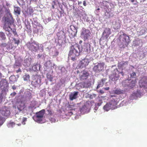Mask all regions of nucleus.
<instances>
[{
  "label": "nucleus",
  "mask_w": 147,
  "mask_h": 147,
  "mask_svg": "<svg viewBox=\"0 0 147 147\" xmlns=\"http://www.w3.org/2000/svg\"><path fill=\"white\" fill-rule=\"evenodd\" d=\"M45 111L44 110H42L36 113V115L34 117V119L35 121L39 122L42 121L45 114Z\"/></svg>",
  "instance_id": "nucleus-5"
},
{
  "label": "nucleus",
  "mask_w": 147,
  "mask_h": 147,
  "mask_svg": "<svg viewBox=\"0 0 147 147\" xmlns=\"http://www.w3.org/2000/svg\"><path fill=\"white\" fill-rule=\"evenodd\" d=\"M69 1L75 2L76 0H68Z\"/></svg>",
  "instance_id": "nucleus-54"
},
{
  "label": "nucleus",
  "mask_w": 147,
  "mask_h": 147,
  "mask_svg": "<svg viewBox=\"0 0 147 147\" xmlns=\"http://www.w3.org/2000/svg\"><path fill=\"white\" fill-rule=\"evenodd\" d=\"M83 4L84 6H86V2L85 1H84L83 2Z\"/></svg>",
  "instance_id": "nucleus-45"
},
{
  "label": "nucleus",
  "mask_w": 147,
  "mask_h": 147,
  "mask_svg": "<svg viewBox=\"0 0 147 147\" xmlns=\"http://www.w3.org/2000/svg\"><path fill=\"white\" fill-rule=\"evenodd\" d=\"M34 11L33 9L30 7H29L27 9V10L25 11L27 16L31 15Z\"/></svg>",
  "instance_id": "nucleus-22"
},
{
  "label": "nucleus",
  "mask_w": 147,
  "mask_h": 147,
  "mask_svg": "<svg viewBox=\"0 0 147 147\" xmlns=\"http://www.w3.org/2000/svg\"><path fill=\"white\" fill-rule=\"evenodd\" d=\"M90 44L89 43H87L85 44L84 49L85 51L88 53H90L91 51Z\"/></svg>",
  "instance_id": "nucleus-17"
},
{
  "label": "nucleus",
  "mask_w": 147,
  "mask_h": 147,
  "mask_svg": "<svg viewBox=\"0 0 147 147\" xmlns=\"http://www.w3.org/2000/svg\"><path fill=\"white\" fill-rule=\"evenodd\" d=\"M131 2H133L135 0H130Z\"/></svg>",
  "instance_id": "nucleus-58"
},
{
  "label": "nucleus",
  "mask_w": 147,
  "mask_h": 147,
  "mask_svg": "<svg viewBox=\"0 0 147 147\" xmlns=\"http://www.w3.org/2000/svg\"><path fill=\"white\" fill-rule=\"evenodd\" d=\"M100 92L101 94H103L104 93V92L103 90H100Z\"/></svg>",
  "instance_id": "nucleus-48"
},
{
  "label": "nucleus",
  "mask_w": 147,
  "mask_h": 147,
  "mask_svg": "<svg viewBox=\"0 0 147 147\" xmlns=\"http://www.w3.org/2000/svg\"><path fill=\"white\" fill-rule=\"evenodd\" d=\"M104 84V83H102L101 82H100V83L98 85V86H97V88H99L100 87L102 86Z\"/></svg>",
  "instance_id": "nucleus-37"
},
{
  "label": "nucleus",
  "mask_w": 147,
  "mask_h": 147,
  "mask_svg": "<svg viewBox=\"0 0 147 147\" xmlns=\"http://www.w3.org/2000/svg\"><path fill=\"white\" fill-rule=\"evenodd\" d=\"M113 27L115 29H117L121 27L120 23L118 21H115V24H114Z\"/></svg>",
  "instance_id": "nucleus-24"
},
{
  "label": "nucleus",
  "mask_w": 147,
  "mask_h": 147,
  "mask_svg": "<svg viewBox=\"0 0 147 147\" xmlns=\"http://www.w3.org/2000/svg\"><path fill=\"white\" fill-rule=\"evenodd\" d=\"M82 3V1H80L78 2V4H81Z\"/></svg>",
  "instance_id": "nucleus-57"
},
{
  "label": "nucleus",
  "mask_w": 147,
  "mask_h": 147,
  "mask_svg": "<svg viewBox=\"0 0 147 147\" xmlns=\"http://www.w3.org/2000/svg\"><path fill=\"white\" fill-rule=\"evenodd\" d=\"M48 112L50 114H51L52 113V112L50 110H48Z\"/></svg>",
  "instance_id": "nucleus-50"
},
{
  "label": "nucleus",
  "mask_w": 147,
  "mask_h": 147,
  "mask_svg": "<svg viewBox=\"0 0 147 147\" xmlns=\"http://www.w3.org/2000/svg\"><path fill=\"white\" fill-rule=\"evenodd\" d=\"M135 85V82L134 81H132L131 83L129 84L130 87L133 88Z\"/></svg>",
  "instance_id": "nucleus-35"
},
{
  "label": "nucleus",
  "mask_w": 147,
  "mask_h": 147,
  "mask_svg": "<svg viewBox=\"0 0 147 147\" xmlns=\"http://www.w3.org/2000/svg\"><path fill=\"white\" fill-rule=\"evenodd\" d=\"M128 63V61H122L118 63V67L121 68L125 67L127 66Z\"/></svg>",
  "instance_id": "nucleus-16"
},
{
  "label": "nucleus",
  "mask_w": 147,
  "mask_h": 147,
  "mask_svg": "<svg viewBox=\"0 0 147 147\" xmlns=\"http://www.w3.org/2000/svg\"><path fill=\"white\" fill-rule=\"evenodd\" d=\"M113 92L115 94L119 95L124 94L125 91L120 89H117L113 90Z\"/></svg>",
  "instance_id": "nucleus-20"
},
{
  "label": "nucleus",
  "mask_w": 147,
  "mask_h": 147,
  "mask_svg": "<svg viewBox=\"0 0 147 147\" xmlns=\"http://www.w3.org/2000/svg\"><path fill=\"white\" fill-rule=\"evenodd\" d=\"M57 35L58 37V38L60 39L63 37V33H62L61 32H60L57 33Z\"/></svg>",
  "instance_id": "nucleus-29"
},
{
  "label": "nucleus",
  "mask_w": 147,
  "mask_h": 147,
  "mask_svg": "<svg viewBox=\"0 0 147 147\" xmlns=\"http://www.w3.org/2000/svg\"><path fill=\"white\" fill-rule=\"evenodd\" d=\"M80 51L79 46L77 45H72L70 48L69 56L71 58V60L74 61L76 57L79 55Z\"/></svg>",
  "instance_id": "nucleus-2"
},
{
  "label": "nucleus",
  "mask_w": 147,
  "mask_h": 147,
  "mask_svg": "<svg viewBox=\"0 0 147 147\" xmlns=\"http://www.w3.org/2000/svg\"><path fill=\"white\" fill-rule=\"evenodd\" d=\"M27 121V118H26L24 117L22 119V123L23 125H25V122Z\"/></svg>",
  "instance_id": "nucleus-38"
},
{
  "label": "nucleus",
  "mask_w": 147,
  "mask_h": 147,
  "mask_svg": "<svg viewBox=\"0 0 147 147\" xmlns=\"http://www.w3.org/2000/svg\"><path fill=\"white\" fill-rule=\"evenodd\" d=\"M89 76L88 71L85 70L81 71L79 75V78L80 80L83 81L87 79Z\"/></svg>",
  "instance_id": "nucleus-8"
},
{
  "label": "nucleus",
  "mask_w": 147,
  "mask_h": 147,
  "mask_svg": "<svg viewBox=\"0 0 147 147\" xmlns=\"http://www.w3.org/2000/svg\"><path fill=\"white\" fill-rule=\"evenodd\" d=\"M30 77V76L28 74H25L23 77L24 80L26 81L29 80Z\"/></svg>",
  "instance_id": "nucleus-30"
},
{
  "label": "nucleus",
  "mask_w": 147,
  "mask_h": 147,
  "mask_svg": "<svg viewBox=\"0 0 147 147\" xmlns=\"http://www.w3.org/2000/svg\"><path fill=\"white\" fill-rule=\"evenodd\" d=\"M1 113L2 115L6 117H8L10 115V111L7 107H4L1 111Z\"/></svg>",
  "instance_id": "nucleus-12"
},
{
  "label": "nucleus",
  "mask_w": 147,
  "mask_h": 147,
  "mask_svg": "<svg viewBox=\"0 0 147 147\" xmlns=\"http://www.w3.org/2000/svg\"><path fill=\"white\" fill-rule=\"evenodd\" d=\"M8 85V84L6 81V80L3 79L0 82V85L1 87L4 86L5 85L7 86Z\"/></svg>",
  "instance_id": "nucleus-25"
},
{
  "label": "nucleus",
  "mask_w": 147,
  "mask_h": 147,
  "mask_svg": "<svg viewBox=\"0 0 147 147\" xmlns=\"http://www.w3.org/2000/svg\"><path fill=\"white\" fill-rule=\"evenodd\" d=\"M28 48L32 51H36L39 49V44L38 42L34 41L32 43H28Z\"/></svg>",
  "instance_id": "nucleus-6"
},
{
  "label": "nucleus",
  "mask_w": 147,
  "mask_h": 147,
  "mask_svg": "<svg viewBox=\"0 0 147 147\" xmlns=\"http://www.w3.org/2000/svg\"><path fill=\"white\" fill-rule=\"evenodd\" d=\"M119 38L120 41L126 46H127L130 41L129 36L124 32L122 34L120 35Z\"/></svg>",
  "instance_id": "nucleus-3"
},
{
  "label": "nucleus",
  "mask_w": 147,
  "mask_h": 147,
  "mask_svg": "<svg viewBox=\"0 0 147 147\" xmlns=\"http://www.w3.org/2000/svg\"><path fill=\"white\" fill-rule=\"evenodd\" d=\"M76 73H77V74H80V71H79V70H78L77 71H76Z\"/></svg>",
  "instance_id": "nucleus-53"
},
{
  "label": "nucleus",
  "mask_w": 147,
  "mask_h": 147,
  "mask_svg": "<svg viewBox=\"0 0 147 147\" xmlns=\"http://www.w3.org/2000/svg\"><path fill=\"white\" fill-rule=\"evenodd\" d=\"M2 98H3V96H2V94H0V102H1L2 101Z\"/></svg>",
  "instance_id": "nucleus-43"
},
{
  "label": "nucleus",
  "mask_w": 147,
  "mask_h": 147,
  "mask_svg": "<svg viewBox=\"0 0 147 147\" xmlns=\"http://www.w3.org/2000/svg\"><path fill=\"white\" fill-rule=\"evenodd\" d=\"M40 77L37 76L35 77V79L32 82V84L35 87L40 86Z\"/></svg>",
  "instance_id": "nucleus-11"
},
{
  "label": "nucleus",
  "mask_w": 147,
  "mask_h": 147,
  "mask_svg": "<svg viewBox=\"0 0 147 147\" xmlns=\"http://www.w3.org/2000/svg\"><path fill=\"white\" fill-rule=\"evenodd\" d=\"M15 79L16 77L14 76H11L9 78L10 81L11 82H13L15 81L14 80H15Z\"/></svg>",
  "instance_id": "nucleus-32"
},
{
  "label": "nucleus",
  "mask_w": 147,
  "mask_h": 147,
  "mask_svg": "<svg viewBox=\"0 0 147 147\" xmlns=\"http://www.w3.org/2000/svg\"><path fill=\"white\" fill-rule=\"evenodd\" d=\"M51 119L52 120V119H54L53 118H51Z\"/></svg>",
  "instance_id": "nucleus-63"
},
{
  "label": "nucleus",
  "mask_w": 147,
  "mask_h": 147,
  "mask_svg": "<svg viewBox=\"0 0 147 147\" xmlns=\"http://www.w3.org/2000/svg\"><path fill=\"white\" fill-rule=\"evenodd\" d=\"M82 41L81 40H80V42H79V43L80 44H81V43H82Z\"/></svg>",
  "instance_id": "nucleus-60"
},
{
  "label": "nucleus",
  "mask_w": 147,
  "mask_h": 147,
  "mask_svg": "<svg viewBox=\"0 0 147 147\" xmlns=\"http://www.w3.org/2000/svg\"><path fill=\"white\" fill-rule=\"evenodd\" d=\"M12 88L13 89V90H15L16 89V86L14 85V86H12Z\"/></svg>",
  "instance_id": "nucleus-46"
},
{
  "label": "nucleus",
  "mask_w": 147,
  "mask_h": 147,
  "mask_svg": "<svg viewBox=\"0 0 147 147\" xmlns=\"http://www.w3.org/2000/svg\"><path fill=\"white\" fill-rule=\"evenodd\" d=\"M111 105L110 103L106 104L103 107L104 110L107 111H109L111 108Z\"/></svg>",
  "instance_id": "nucleus-18"
},
{
  "label": "nucleus",
  "mask_w": 147,
  "mask_h": 147,
  "mask_svg": "<svg viewBox=\"0 0 147 147\" xmlns=\"http://www.w3.org/2000/svg\"><path fill=\"white\" fill-rule=\"evenodd\" d=\"M77 32V30H76V33ZM76 33H75V34H74V36H75V35H76Z\"/></svg>",
  "instance_id": "nucleus-62"
},
{
  "label": "nucleus",
  "mask_w": 147,
  "mask_h": 147,
  "mask_svg": "<svg viewBox=\"0 0 147 147\" xmlns=\"http://www.w3.org/2000/svg\"><path fill=\"white\" fill-rule=\"evenodd\" d=\"M10 31H12V32L14 35H17V33L16 32V29L13 28V30L12 29V30H10Z\"/></svg>",
  "instance_id": "nucleus-36"
},
{
  "label": "nucleus",
  "mask_w": 147,
  "mask_h": 147,
  "mask_svg": "<svg viewBox=\"0 0 147 147\" xmlns=\"http://www.w3.org/2000/svg\"><path fill=\"white\" fill-rule=\"evenodd\" d=\"M16 94V93L15 92H13L11 94V95H13V96H15Z\"/></svg>",
  "instance_id": "nucleus-44"
},
{
  "label": "nucleus",
  "mask_w": 147,
  "mask_h": 147,
  "mask_svg": "<svg viewBox=\"0 0 147 147\" xmlns=\"http://www.w3.org/2000/svg\"><path fill=\"white\" fill-rule=\"evenodd\" d=\"M100 10V9L99 8H98L96 9L97 10Z\"/></svg>",
  "instance_id": "nucleus-61"
},
{
  "label": "nucleus",
  "mask_w": 147,
  "mask_h": 147,
  "mask_svg": "<svg viewBox=\"0 0 147 147\" xmlns=\"http://www.w3.org/2000/svg\"><path fill=\"white\" fill-rule=\"evenodd\" d=\"M14 10L15 13L16 15H19L21 13V9L18 7H14Z\"/></svg>",
  "instance_id": "nucleus-21"
},
{
  "label": "nucleus",
  "mask_w": 147,
  "mask_h": 147,
  "mask_svg": "<svg viewBox=\"0 0 147 147\" xmlns=\"http://www.w3.org/2000/svg\"><path fill=\"white\" fill-rule=\"evenodd\" d=\"M3 19L5 21L3 29L6 32L7 31L9 32L8 34H7L8 36H10L11 34L10 33V30H12V28H11L10 26L14 24L15 20L12 15L4 16Z\"/></svg>",
  "instance_id": "nucleus-1"
},
{
  "label": "nucleus",
  "mask_w": 147,
  "mask_h": 147,
  "mask_svg": "<svg viewBox=\"0 0 147 147\" xmlns=\"http://www.w3.org/2000/svg\"><path fill=\"white\" fill-rule=\"evenodd\" d=\"M6 39V37L5 33L2 32H0V39L1 40H5Z\"/></svg>",
  "instance_id": "nucleus-26"
},
{
  "label": "nucleus",
  "mask_w": 147,
  "mask_h": 147,
  "mask_svg": "<svg viewBox=\"0 0 147 147\" xmlns=\"http://www.w3.org/2000/svg\"><path fill=\"white\" fill-rule=\"evenodd\" d=\"M4 7H0V18L3 16L4 15Z\"/></svg>",
  "instance_id": "nucleus-27"
},
{
  "label": "nucleus",
  "mask_w": 147,
  "mask_h": 147,
  "mask_svg": "<svg viewBox=\"0 0 147 147\" xmlns=\"http://www.w3.org/2000/svg\"><path fill=\"white\" fill-rule=\"evenodd\" d=\"M52 7L53 8H54V5H52Z\"/></svg>",
  "instance_id": "nucleus-64"
},
{
  "label": "nucleus",
  "mask_w": 147,
  "mask_h": 147,
  "mask_svg": "<svg viewBox=\"0 0 147 147\" xmlns=\"http://www.w3.org/2000/svg\"><path fill=\"white\" fill-rule=\"evenodd\" d=\"M26 27H27V28H29L30 27V25L29 24H27L26 26Z\"/></svg>",
  "instance_id": "nucleus-51"
},
{
  "label": "nucleus",
  "mask_w": 147,
  "mask_h": 147,
  "mask_svg": "<svg viewBox=\"0 0 147 147\" xmlns=\"http://www.w3.org/2000/svg\"><path fill=\"white\" fill-rule=\"evenodd\" d=\"M13 40L14 41V43L16 44L17 46H18L20 43V40L19 39L17 40L15 38H13Z\"/></svg>",
  "instance_id": "nucleus-34"
},
{
  "label": "nucleus",
  "mask_w": 147,
  "mask_h": 147,
  "mask_svg": "<svg viewBox=\"0 0 147 147\" xmlns=\"http://www.w3.org/2000/svg\"><path fill=\"white\" fill-rule=\"evenodd\" d=\"M90 34L91 32L89 30L86 29L84 28H82L80 35L84 41L88 40L90 36Z\"/></svg>",
  "instance_id": "nucleus-4"
},
{
  "label": "nucleus",
  "mask_w": 147,
  "mask_h": 147,
  "mask_svg": "<svg viewBox=\"0 0 147 147\" xmlns=\"http://www.w3.org/2000/svg\"><path fill=\"white\" fill-rule=\"evenodd\" d=\"M104 89L106 90H109V87L105 88H104Z\"/></svg>",
  "instance_id": "nucleus-47"
},
{
  "label": "nucleus",
  "mask_w": 147,
  "mask_h": 147,
  "mask_svg": "<svg viewBox=\"0 0 147 147\" xmlns=\"http://www.w3.org/2000/svg\"><path fill=\"white\" fill-rule=\"evenodd\" d=\"M51 61L49 60L48 61H47L45 64V66L46 67H48L50 65H51Z\"/></svg>",
  "instance_id": "nucleus-33"
},
{
  "label": "nucleus",
  "mask_w": 147,
  "mask_h": 147,
  "mask_svg": "<svg viewBox=\"0 0 147 147\" xmlns=\"http://www.w3.org/2000/svg\"><path fill=\"white\" fill-rule=\"evenodd\" d=\"M6 5V6H9V3H7Z\"/></svg>",
  "instance_id": "nucleus-56"
},
{
  "label": "nucleus",
  "mask_w": 147,
  "mask_h": 147,
  "mask_svg": "<svg viewBox=\"0 0 147 147\" xmlns=\"http://www.w3.org/2000/svg\"><path fill=\"white\" fill-rule=\"evenodd\" d=\"M117 80V78L115 77H114L111 78V80L113 81H115Z\"/></svg>",
  "instance_id": "nucleus-39"
},
{
  "label": "nucleus",
  "mask_w": 147,
  "mask_h": 147,
  "mask_svg": "<svg viewBox=\"0 0 147 147\" xmlns=\"http://www.w3.org/2000/svg\"><path fill=\"white\" fill-rule=\"evenodd\" d=\"M96 96V95L95 94H93L92 95H91L90 96V98H92L93 97H95Z\"/></svg>",
  "instance_id": "nucleus-41"
},
{
  "label": "nucleus",
  "mask_w": 147,
  "mask_h": 147,
  "mask_svg": "<svg viewBox=\"0 0 147 147\" xmlns=\"http://www.w3.org/2000/svg\"><path fill=\"white\" fill-rule=\"evenodd\" d=\"M89 62V60L85 58L82 60L79 64L80 67L82 68L86 67V66L88 65Z\"/></svg>",
  "instance_id": "nucleus-13"
},
{
  "label": "nucleus",
  "mask_w": 147,
  "mask_h": 147,
  "mask_svg": "<svg viewBox=\"0 0 147 147\" xmlns=\"http://www.w3.org/2000/svg\"><path fill=\"white\" fill-rule=\"evenodd\" d=\"M4 119L0 114V125H2L4 122Z\"/></svg>",
  "instance_id": "nucleus-31"
},
{
  "label": "nucleus",
  "mask_w": 147,
  "mask_h": 147,
  "mask_svg": "<svg viewBox=\"0 0 147 147\" xmlns=\"http://www.w3.org/2000/svg\"><path fill=\"white\" fill-rule=\"evenodd\" d=\"M136 74L135 72H133L132 74L131 75V77H134L136 76Z\"/></svg>",
  "instance_id": "nucleus-40"
},
{
  "label": "nucleus",
  "mask_w": 147,
  "mask_h": 147,
  "mask_svg": "<svg viewBox=\"0 0 147 147\" xmlns=\"http://www.w3.org/2000/svg\"><path fill=\"white\" fill-rule=\"evenodd\" d=\"M111 34V30L110 28H106L102 34V38L107 40L109 35Z\"/></svg>",
  "instance_id": "nucleus-10"
},
{
  "label": "nucleus",
  "mask_w": 147,
  "mask_h": 147,
  "mask_svg": "<svg viewBox=\"0 0 147 147\" xmlns=\"http://www.w3.org/2000/svg\"><path fill=\"white\" fill-rule=\"evenodd\" d=\"M140 86V88L144 87L147 88V77L144 78V82H142L141 80L139 82Z\"/></svg>",
  "instance_id": "nucleus-14"
},
{
  "label": "nucleus",
  "mask_w": 147,
  "mask_h": 147,
  "mask_svg": "<svg viewBox=\"0 0 147 147\" xmlns=\"http://www.w3.org/2000/svg\"><path fill=\"white\" fill-rule=\"evenodd\" d=\"M5 10V13L6 16H8L12 15L11 13L10 10L9 8H7L3 6Z\"/></svg>",
  "instance_id": "nucleus-23"
},
{
  "label": "nucleus",
  "mask_w": 147,
  "mask_h": 147,
  "mask_svg": "<svg viewBox=\"0 0 147 147\" xmlns=\"http://www.w3.org/2000/svg\"><path fill=\"white\" fill-rule=\"evenodd\" d=\"M78 93V92L76 91L71 93L69 95V99L70 100H73L74 99L76 98Z\"/></svg>",
  "instance_id": "nucleus-15"
},
{
  "label": "nucleus",
  "mask_w": 147,
  "mask_h": 147,
  "mask_svg": "<svg viewBox=\"0 0 147 147\" xmlns=\"http://www.w3.org/2000/svg\"><path fill=\"white\" fill-rule=\"evenodd\" d=\"M105 80L104 79H102L101 80V82L102 83H104V82L105 81Z\"/></svg>",
  "instance_id": "nucleus-49"
},
{
  "label": "nucleus",
  "mask_w": 147,
  "mask_h": 147,
  "mask_svg": "<svg viewBox=\"0 0 147 147\" xmlns=\"http://www.w3.org/2000/svg\"><path fill=\"white\" fill-rule=\"evenodd\" d=\"M55 53L56 55H58L59 54V52L58 51H56Z\"/></svg>",
  "instance_id": "nucleus-55"
},
{
  "label": "nucleus",
  "mask_w": 147,
  "mask_h": 147,
  "mask_svg": "<svg viewBox=\"0 0 147 147\" xmlns=\"http://www.w3.org/2000/svg\"><path fill=\"white\" fill-rule=\"evenodd\" d=\"M31 1H35L36 2V1H37V0H31Z\"/></svg>",
  "instance_id": "nucleus-59"
},
{
  "label": "nucleus",
  "mask_w": 147,
  "mask_h": 147,
  "mask_svg": "<svg viewBox=\"0 0 147 147\" xmlns=\"http://www.w3.org/2000/svg\"><path fill=\"white\" fill-rule=\"evenodd\" d=\"M105 67V63L103 62L97 63V65L94 66L93 70L96 72H100L103 70Z\"/></svg>",
  "instance_id": "nucleus-7"
},
{
  "label": "nucleus",
  "mask_w": 147,
  "mask_h": 147,
  "mask_svg": "<svg viewBox=\"0 0 147 147\" xmlns=\"http://www.w3.org/2000/svg\"><path fill=\"white\" fill-rule=\"evenodd\" d=\"M13 107L15 108L17 107L18 110L21 111L26 108V106L25 104L22 101L17 102H16L15 105L13 106Z\"/></svg>",
  "instance_id": "nucleus-9"
},
{
  "label": "nucleus",
  "mask_w": 147,
  "mask_h": 147,
  "mask_svg": "<svg viewBox=\"0 0 147 147\" xmlns=\"http://www.w3.org/2000/svg\"><path fill=\"white\" fill-rule=\"evenodd\" d=\"M79 85L81 88H88L89 87L88 83L85 82H82L80 83L79 84Z\"/></svg>",
  "instance_id": "nucleus-19"
},
{
  "label": "nucleus",
  "mask_w": 147,
  "mask_h": 147,
  "mask_svg": "<svg viewBox=\"0 0 147 147\" xmlns=\"http://www.w3.org/2000/svg\"><path fill=\"white\" fill-rule=\"evenodd\" d=\"M19 72H21V70L20 69H19L18 70H17L16 72L17 73H18Z\"/></svg>",
  "instance_id": "nucleus-52"
},
{
  "label": "nucleus",
  "mask_w": 147,
  "mask_h": 147,
  "mask_svg": "<svg viewBox=\"0 0 147 147\" xmlns=\"http://www.w3.org/2000/svg\"><path fill=\"white\" fill-rule=\"evenodd\" d=\"M9 126H14L15 125V124L14 122H11L9 124Z\"/></svg>",
  "instance_id": "nucleus-42"
},
{
  "label": "nucleus",
  "mask_w": 147,
  "mask_h": 147,
  "mask_svg": "<svg viewBox=\"0 0 147 147\" xmlns=\"http://www.w3.org/2000/svg\"><path fill=\"white\" fill-rule=\"evenodd\" d=\"M87 107L86 106L84 105L80 109V111L81 113H84L86 111Z\"/></svg>",
  "instance_id": "nucleus-28"
}]
</instances>
